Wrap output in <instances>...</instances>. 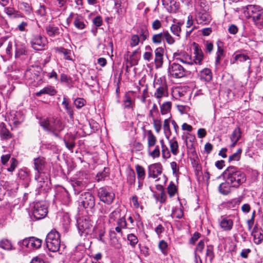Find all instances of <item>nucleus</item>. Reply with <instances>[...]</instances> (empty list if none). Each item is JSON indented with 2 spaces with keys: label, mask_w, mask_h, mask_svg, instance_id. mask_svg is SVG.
Returning <instances> with one entry per match:
<instances>
[{
  "label": "nucleus",
  "mask_w": 263,
  "mask_h": 263,
  "mask_svg": "<svg viewBox=\"0 0 263 263\" xmlns=\"http://www.w3.org/2000/svg\"><path fill=\"white\" fill-rule=\"evenodd\" d=\"M223 175L234 188H238L246 180L245 174L234 166L228 167Z\"/></svg>",
  "instance_id": "f257e3e1"
},
{
  "label": "nucleus",
  "mask_w": 263,
  "mask_h": 263,
  "mask_svg": "<svg viewBox=\"0 0 263 263\" xmlns=\"http://www.w3.org/2000/svg\"><path fill=\"white\" fill-rule=\"evenodd\" d=\"M39 123L45 130L51 132L57 137H59L60 133L64 128V125L57 118L41 119Z\"/></svg>",
  "instance_id": "f03ea898"
},
{
  "label": "nucleus",
  "mask_w": 263,
  "mask_h": 263,
  "mask_svg": "<svg viewBox=\"0 0 263 263\" xmlns=\"http://www.w3.org/2000/svg\"><path fill=\"white\" fill-rule=\"evenodd\" d=\"M194 57L186 53H181L176 57V60L187 65H193L194 64H201L203 54L201 50L196 47L194 52Z\"/></svg>",
  "instance_id": "7ed1b4c3"
},
{
  "label": "nucleus",
  "mask_w": 263,
  "mask_h": 263,
  "mask_svg": "<svg viewBox=\"0 0 263 263\" xmlns=\"http://www.w3.org/2000/svg\"><path fill=\"white\" fill-rule=\"evenodd\" d=\"M146 134L148 154L153 159L158 158L160 155V150L159 145H155L157 142V138L151 130H147Z\"/></svg>",
  "instance_id": "20e7f679"
},
{
  "label": "nucleus",
  "mask_w": 263,
  "mask_h": 263,
  "mask_svg": "<svg viewBox=\"0 0 263 263\" xmlns=\"http://www.w3.org/2000/svg\"><path fill=\"white\" fill-rule=\"evenodd\" d=\"M47 248L50 251L55 252L60 250L61 240L60 234L55 230L51 231L46 239Z\"/></svg>",
  "instance_id": "39448f33"
},
{
  "label": "nucleus",
  "mask_w": 263,
  "mask_h": 263,
  "mask_svg": "<svg viewBox=\"0 0 263 263\" xmlns=\"http://www.w3.org/2000/svg\"><path fill=\"white\" fill-rule=\"evenodd\" d=\"M246 9L248 13L252 15L255 24L258 26H263V8L257 5H248Z\"/></svg>",
  "instance_id": "423d86ee"
},
{
  "label": "nucleus",
  "mask_w": 263,
  "mask_h": 263,
  "mask_svg": "<svg viewBox=\"0 0 263 263\" xmlns=\"http://www.w3.org/2000/svg\"><path fill=\"white\" fill-rule=\"evenodd\" d=\"M42 240L34 237H30L24 239L22 241L18 242V245L23 249H26L27 251H31L37 250L41 248Z\"/></svg>",
  "instance_id": "0eeeda50"
},
{
  "label": "nucleus",
  "mask_w": 263,
  "mask_h": 263,
  "mask_svg": "<svg viewBox=\"0 0 263 263\" xmlns=\"http://www.w3.org/2000/svg\"><path fill=\"white\" fill-rule=\"evenodd\" d=\"M92 222L87 217H80L77 219V228L81 236H86L91 231Z\"/></svg>",
  "instance_id": "6e6552de"
},
{
  "label": "nucleus",
  "mask_w": 263,
  "mask_h": 263,
  "mask_svg": "<svg viewBox=\"0 0 263 263\" xmlns=\"http://www.w3.org/2000/svg\"><path fill=\"white\" fill-rule=\"evenodd\" d=\"M35 180L36 182V191L39 194L42 192H47L50 189V182L46 174H36Z\"/></svg>",
  "instance_id": "1a4fd4ad"
},
{
  "label": "nucleus",
  "mask_w": 263,
  "mask_h": 263,
  "mask_svg": "<svg viewBox=\"0 0 263 263\" xmlns=\"http://www.w3.org/2000/svg\"><path fill=\"white\" fill-rule=\"evenodd\" d=\"M98 194L100 200L107 204H111L115 197L111 189L106 186L100 188Z\"/></svg>",
  "instance_id": "9d476101"
},
{
  "label": "nucleus",
  "mask_w": 263,
  "mask_h": 263,
  "mask_svg": "<svg viewBox=\"0 0 263 263\" xmlns=\"http://www.w3.org/2000/svg\"><path fill=\"white\" fill-rule=\"evenodd\" d=\"M32 213L34 217L37 220L44 218L48 213L46 204L43 202L34 203Z\"/></svg>",
  "instance_id": "9b49d317"
},
{
  "label": "nucleus",
  "mask_w": 263,
  "mask_h": 263,
  "mask_svg": "<svg viewBox=\"0 0 263 263\" xmlns=\"http://www.w3.org/2000/svg\"><path fill=\"white\" fill-rule=\"evenodd\" d=\"M30 44L33 49L40 51L44 49L47 41L45 37L40 34H34L31 36Z\"/></svg>",
  "instance_id": "f8f14e48"
},
{
  "label": "nucleus",
  "mask_w": 263,
  "mask_h": 263,
  "mask_svg": "<svg viewBox=\"0 0 263 263\" xmlns=\"http://www.w3.org/2000/svg\"><path fill=\"white\" fill-rule=\"evenodd\" d=\"M168 72L171 76L176 78H182L187 72L181 65L175 62L170 64Z\"/></svg>",
  "instance_id": "ddd939ff"
},
{
  "label": "nucleus",
  "mask_w": 263,
  "mask_h": 263,
  "mask_svg": "<svg viewBox=\"0 0 263 263\" xmlns=\"http://www.w3.org/2000/svg\"><path fill=\"white\" fill-rule=\"evenodd\" d=\"M81 202L85 208L92 209L95 205V197L89 192H85L81 195Z\"/></svg>",
  "instance_id": "4468645a"
},
{
  "label": "nucleus",
  "mask_w": 263,
  "mask_h": 263,
  "mask_svg": "<svg viewBox=\"0 0 263 263\" xmlns=\"http://www.w3.org/2000/svg\"><path fill=\"white\" fill-rule=\"evenodd\" d=\"M195 19L198 24L207 25L211 21L212 16L210 11H196Z\"/></svg>",
  "instance_id": "2eb2a0df"
},
{
  "label": "nucleus",
  "mask_w": 263,
  "mask_h": 263,
  "mask_svg": "<svg viewBox=\"0 0 263 263\" xmlns=\"http://www.w3.org/2000/svg\"><path fill=\"white\" fill-rule=\"evenodd\" d=\"M74 17V20L73 22V24L76 28L78 29L82 30L85 28V24L84 23V17L80 14H78L77 13L74 14L73 12H71L69 17L67 18V24L68 25H69L71 19L73 17Z\"/></svg>",
  "instance_id": "dca6fc26"
},
{
  "label": "nucleus",
  "mask_w": 263,
  "mask_h": 263,
  "mask_svg": "<svg viewBox=\"0 0 263 263\" xmlns=\"http://www.w3.org/2000/svg\"><path fill=\"white\" fill-rule=\"evenodd\" d=\"M162 173V165L160 163H154L149 165L148 167V176L154 179H156L157 177Z\"/></svg>",
  "instance_id": "f3484780"
},
{
  "label": "nucleus",
  "mask_w": 263,
  "mask_h": 263,
  "mask_svg": "<svg viewBox=\"0 0 263 263\" xmlns=\"http://www.w3.org/2000/svg\"><path fill=\"white\" fill-rule=\"evenodd\" d=\"M157 85V83L155 85L156 88L154 96L158 100V102L160 104L161 99L163 97H167L168 95L167 87L165 83H163L158 87H156Z\"/></svg>",
  "instance_id": "a211bd4d"
},
{
  "label": "nucleus",
  "mask_w": 263,
  "mask_h": 263,
  "mask_svg": "<svg viewBox=\"0 0 263 263\" xmlns=\"http://www.w3.org/2000/svg\"><path fill=\"white\" fill-rule=\"evenodd\" d=\"M9 121L14 125H17L22 123L24 117L20 111H11L8 116Z\"/></svg>",
  "instance_id": "6ab92c4d"
},
{
  "label": "nucleus",
  "mask_w": 263,
  "mask_h": 263,
  "mask_svg": "<svg viewBox=\"0 0 263 263\" xmlns=\"http://www.w3.org/2000/svg\"><path fill=\"white\" fill-rule=\"evenodd\" d=\"M220 228L224 231L231 230L233 226V221L229 217L222 216L219 221Z\"/></svg>",
  "instance_id": "aec40b11"
},
{
  "label": "nucleus",
  "mask_w": 263,
  "mask_h": 263,
  "mask_svg": "<svg viewBox=\"0 0 263 263\" xmlns=\"http://www.w3.org/2000/svg\"><path fill=\"white\" fill-rule=\"evenodd\" d=\"M164 49L162 47H158L155 50V64L157 68L162 67L163 64Z\"/></svg>",
  "instance_id": "412c9836"
},
{
  "label": "nucleus",
  "mask_w": 263,
  "mask_h": 263,
  "mask_svg": "<svg viewBox=\"0 0 263 263\" xmlns=\"http://www.w3.org/2000/svg\"><path fill=\"white\" fill-rule=\"evenodd\" d=\"M45 160L43 157H38L34 159V168L37 174H45L43 172L45 167Z\"/></svg>",
  "instance_id": "4be33fe9"
},
{
  "label": "nucleus",
  "mask_w": 263,
  "mask_h": 263,
  "mask_svg": "<svg viewBox=\"0 0 263 263\" xmlns=\"http://www.w3.org/2000/svg\"><path fill=\"white\" fill-rule=\"evenodd\" d=\"M160 104L161 114L163 116H165L166 118H171L172 115L171 112L172 108V102L166 101Z\"/></svg>",
  "instance_id": "5701e85b"
},
{
  "label": "nucleus",
  "mask_w": 263,
  "mask_h": 263,
  "mask_svg": "<svg viewBox=\"0 0 263 263\" xmlns=\"http://www.w3.org/2000/svg\"><path fill=\"white\" fill-rule=\"evenodd\" d=\"M251 235L253 237L254 242L256 244H259L263 240L262 231L257 227H254L251 231Z\"/></svg>",
  "instance_id": "b1692460"
},
{
  "label": "nucleus",
  "mask_w": 263,
  "mask_h": 263,
  "mask_svg": "<svg viewBox=\"0 0 263 263\" xmlns=\"http://www.w3.org/2000/svg\"><path fill=\"white\" fill-rule=\"evenodd\" d=\"M232 188L234 187L229 183V181H228V179H226L225 181L219 185L218 190L221 194L226 195L231 192Z\"/></svg>",
  "instance_id": "393cba45"
},
{
  "label": "nucleus",
  "mask_w": 263,
  "mask_h": 263,
  "mask_svg": "<svg viewBox=\"0 0 263 263\" xmlns=\"http://www.w3.org/2000/svg\"><path fill=\"white\" fill-rule=\"evenodd\" d=\"M134 91L126 92L123 98V105L125 108H131L134 105V101L133 100V94Z\"/></svg>",
  "instance_id": "a878e982"
},
{
  "label": "nucleus",
  "mask_w": 263,
  "mask_h": 263,
  "mask_svg": "<svg viewBox=\"0 0 263 263\" xmlns=\"http://www.w3.org/2000/svg\"><path fill=\"white\" fill-rule=\"evenodd\" d=\"M74 140V136L71 133H67L63 139L66 147L71 152L75 146Z\"/></svg>",
  "instance_id": "bb28decb"
},
{
  "label": "nucleus",
  "mask_w": 263,
  "mask_h": 263,
  "mask_svg": "<svg viewBox=\"0 0 263 263\" xmlns=\"http://www.w3.org/2000/svg\"><path fill=\"white\" fill-rule=\"evenodd\" d=\"M18 8L24 12L26 15L33 17V9L31 6L25 2H20L18 5Z\"/></svg>",
  "instance_id": "cd10ccee"
},
{
  "label": "nucleus",
  "mask_w": 263,
  "mask_h": 263,
  "mask_svg": "<svg viewBox=\"0 0 263 263\" xmlns=\"http://www.w3.org/2000/svg\"><path fill=\"white\" fill-rule=\"evenodd\" d=\"M57 93V90L54 87L52 86H48L41 89L39 91L35 93V95L37 97L42 95L46 94L50 96H54Z\"/></svg>",
  "instance_id": "c85d7f7f"
},
{
  "label": "nucleus",
  "mask_w": 263,
  "mask_h": 263,
  "mask_svg": "<svg viewBox=\"0 0 263 263\" xmlns=\"http://www.w3.org/2000/svg\"><path fill=\"white\" fill-rule=\"evenodd\" d=\"M18 177L25 187H27L30 181V177L29 172L21 170L18 173Z\"/></svg>",
  "instance_id": "c756f323"
},
{
  "label": "nucleus",
  "mask_w": 263,
  "mask_h": 263,
  "mask_svg": "<svg viewBox=\"0 0 263 263\" xmlns=\"http://www.w3.org/2000/svg\"><path fill=\"white\" fill-rule=\"evenodd\" d=\"M200 79L205 82H210L212 79V72L209 68H206L200 72Z\"/></svg>",
  "instance_id": "7c9ffc66"
},
{
  "label": "nucleus",
  "mask_w": 263,
  "mask_h": 263,
  "mask_svg": "<svg viewBox=\"0 0 263 263\" xmlns=\"http://www.w3.org/2000/svg\"><path fill=\"white\" fill-rule=\"evenodd\" d=\"M86 182L80 180H77L73 182L72 186L76 194H79L80 191L86 186Z\"/></svg>",
  "instance_id": "2f4dec72"
},
{
  "label": "nucleus",
  "mask_w": 263,
  "mask_h": 263,
  "mask_svg": "<svg viewBox=\"0 0 263 263\" xmlns=\"http://www.w3.org/2000/svg\"><path fill=\"white\" fill-rule=\"evenodd\" d=\"M162 3L167 10L171 13L175 12L177 9L174 0H163Z\"/></svg>",
  "instance_id": "473e14b6"
},
{
  "label": "nucleus",
  "mask_w": 263,
  "mask_h": 263,
  "mask_svg": "<svg viewBox=\"0 0 263 263\" xmlns=\"http://www.w3.org/2000/svg\"><path fill=\"white\" fill-rule=\"evenodd\" d=\"M138 35L141 38V43L143 44L149 35V32L146 26H142L140 27L138 31Z\"/></svg>",
  "instance_id": "72a5a7b5"
},
{
  "label": "nucleus",
  "mask_w": 263,
  "mask_h": 263,
  "mask_svg": "<svg viewBox=\"0 0 263 263\" xmlns=\"http://www.w3.org/2000/svg\"><path fill=\"white\" fill-rule=\"evenodd\" d=\"M241 137V132L240 129L239 127L236 128L234 131L233 132L230 139L231 142H232V144L231 146H234V145L237 143L238 140L240 139Z\"/></svg>",
  "instance_id": "f704fd0d"
},
{
  "label": "nucleus",
  "mask_w": 263,
  "mask_h": 263,
  "mask_svg": "<svg viewBox=\"0 0 263 263\" xmlns=\"http://www.w3.org/2000/svg\"><path fill=\"white\" fill-rule=\"evenodd\" d=\"M161 147L162 156L164 159H167L171 157V152L164 143V140L161 139L159 141Z\"/></svg>",
  "instance_id": "c9c22d12"
},
{
  "label": "nucleus",
  "mask_w": 263,
  "mask_h": 263,
  "mask_svg": "<svg viewBox=\"0 0 263 263\" xmlns=\"http://www.w3.org/2000/svg\"><path fill=\"white\" fill-rule=\"evenodd\" d=\"M210 6L206 0H198L196 11H210Z\"/></svg>",
  "instance_id": "e433bc0d"
},
{
  "label": "nucleus",
  "mask_w": 263,
  "mask_h": 263,
  "mask_svg": "<svg viewBox=\"0 0 263 263\" xmlns=\"http://www.w3.org/2000/svg\"><path fill=\"white\" fill-rule=\"evenodd\" d=\"M170 152L174 156H177L179 153V145L176 140L172 139L169 140Z\"/></svg>",
  "instance_id": "4c0bfd02"
},
{
  "label": "nucleus",
  "mask_w": 263,
  "mask_h": 263,
  "mask_svg": "<svg viewBox=\"0 0 263 263\" xmlns=\"http://www.w3.org/2000/svg\"><path fill=\"white\" fill-rule=\"evenodd\" d=\"M46 32L48 35L54 37L59 35L60 34V30L58 27L53 25H49L46 28Z\"/></svg>",
  "instance_id": "58836bf2"
},
{
  "label": "nucleus",
  "mask_w": 263,
  "mask_h": 263,
  "mask_svg": "<svg viewBox=\"0 0 263 263\" xmlns=\"http://www.w3.org/2000/svg\"><path fill=\"white\" fill-rule=\"evenodd\" d=\"M171 118H167L164 120L163 124V128L164 134L166 138L168 139L171 135V129L170 126V123L171 122Z\"/></svg>",
  "instance_id": "ea45409f"
},
{
  "label": "nucleus",
  "mask_w": 263,
  "mask_h": 263,
  "mask_svg": "<svg viewBox=\"0 0 263 263\" xmlns=\"http://www.w3.org/2000/svg\"><path fill=\"white\" fill-rule=\"evenodd\" d=\"M0 136L3 139H7L10 137V133L3 123L0 124Z\"/></svg>",
  "instance_id": "a19ab883"
},
{
  "label": "nucleus",
  "mask_w": 263,
  "mask_h": 263,
  "mask_svg": "<svg viewBox=\"0 0 263 263\" xmlns=\"http://www.w3.org/2000/svg\"><path fill=\"white\" fill-rule=\"evenodd\" d=\"M0 247L8 251L13 249L11 242L7 239H3L0 241Z\"/></svg>",
  "instance_id": "79ce46f5"
},
{
  "label": "nucleus",
  "mask_w": 263,
  "mask_h": 263,
  "mask_svg": "<svg viewBox=\"0 0 263 263\" xmlns=\"http://www.w3.org/2000/svg\"><path fill=\"white\" fill-rule=\"evenodd\" d=\"M109 236L110 237V245L115 248H120L121 245L119 243L118 239L116 238V233L114 231H110L109 232Z\"/></svg>",
  "instance_id": "37998d69"
},
{
  "label": "nucleus",
  "mask_w": 263,
  "mask_h": 263,
  "mask_svg": "<svg viewBox=\"0 0 263 263\" xmlns=\"http://www.w3.org/2000/svg\"><path fill=\"white\" fill-rule=\"evenodd\" d=\"M164 40L163 32L154 34L152 37V41L155 44H160Z\"/></svg>",
  "instance_id": "c03bdc74"
},
{
  "label": "nucleus",
  "mask_w": 263,
  "mask_h": 263,
  "mask_svg": "<svg viewBox=\"0 0 263 263\" xmlns=\"http://www.w3.org/2000/svg\"><path fill=\"white\" fill-rule=\"evenodd\" d=\"M214 257V247L212 245H208L206 248L205 258L208 259L210 262L212 261Z\"/></svg>",
  "instance_id": "a18cd8bd"
},
{
  "label": "nucleus",
  "mask_w": 263,
  "mask_h": 263,
  "mask_svg": "<svg viewBox=\"0 0 263 263\" xmlns=\"http://www.w3.org/2000/svg\"><path fill=\"white\" fill-rule=\"evenodd\" d=\"M145 50L146 51L143 54V59L147 62H150L153 59V50L149 45L145 47Z\"/></svg>",
  "instance_id": "49530a36"
},
{
  "label": "nucleus",
  "mask_w": 263,
  "mask_h": 263,
  "mask_svg": "<svg viewBox=\"0 0 263 263\" xmlns=\"http://www.w3.org/2000/svg\"><path fill=\"white\" fill-rule=\"evenodd\" d=\"M136 171L137 174L138 179L139 180H143L145 176V172L144 168L139 165H137L136 166Z\"/></svg>",
  "instance_id": "de8ad7c7"
},
{
  "label": "nucleus",
  "mask_w": 263,
  "mask_h": 263,
  "mask_svg": "<svg viewBox=\"0 0 263 263\" xmlns=\"http://www.w3.org/2000/svg\"><path fill=\"white\" fill-rule=\"evenodd\" d=\"M154 129L157 134H159L162 128L161 120L159 118H154L152 119Z\"/></svg>",
  "instance_id": "09e8293b"
},
{
  "label": "nucleus",
  "mask_w": 263,
  "mask_h": 263,
  "mask_svg": "<svg viewBox=\"0 0 263 263\" xmlns=\"http://www.w3.org/2000/svg\"><path fill=\"white\" fill-rule=\"evenodd\" d=\"M141 43V38L138 34L132 35L130 40V46L132 47L137 46Z\"/></svg>",
  "instance_id": "8fccbe9b"
},
{
  "label": "nucleus",
  "mask_w": 263,
  "mask_h": 263,
  "mask_svg": "<svg viewBox=\"0 0 263 263\" xmlns=\"http://www.w3.org/2000/svg\"><path fill=\"white\" fill-rule=\"evenodd\" d=\"M62 105L64 106L65 109H66L67 112L69 115V116H72L73 115V111L71 107L69 105L67 99L65 97H64L63 98Z\"/></svg>",
  "instance_id": "3c124183"
},
{
  "label": "nucleus",
  "mask_w": 263,
  "mask_h": 263,
  "mask_svg": "<svg viewBox=\"0 0 263 263\" xmlns=\"http://www.w3.org/2000/svg\"><path fill=\"white\" fill-rule=\"evenodd\" d=\"M183 215V211L180 208H176L173 209L171 214L172 218H181Z\"/></svg>",
  "instance_id": "603ef678"
},
{
  "label": "nucleus",
  "mask_w": 263,
  "mask_h": 263,
  "mask_svg": "<svg viewBox=\"0 0 263 263\" xmlns=\"http://www.w3.org/2000/svg\"><path fill=\"white\" fill-rule=\"evenodd\" d=\"M127 240L129 242V244L133 247H135L138 242L137 237L133 234H129L127 235Z\"/></svg>",
  "instance_id": "864d4df0"
},
{
  "label": "nucleus",
  "mask_w": 263,
  "mask_h": 263,
  "mask_svg": "<svg viewBox=\"0 0 263 263\" xmlns=\"http://www.w3.org/2000/svg\"><path fill=\"white\" fill-rule=\"evenodd\" d=\"M163 38L168 44H173L175 43V39L167 31H163Z\"/></svg>",
  "instance_id": "5fc2aeb1"
},
{
  "label": "nucleus",
  "mask_w": 263,
  "mask_h": 263,
  "mask_svg": "<svg viewBox=\"0 0 263 263\" xmlns=\"http://www.w3.org/2000/svg\"><path fill=\"white\" fill-rule=\"evenodd\" d=\"M171 30L172 32L177 36H180L181 32V27L179 24H175L172 25L171 27Z\"/></svg>",
  "instance_id": "6e6d98bb"
},
{
  "label": "nucleus",
  "mask_w": 263,
  "mask_h": 263,
  "mask_svg": "<svg viewBox=\"0 0 263 263\" xmlns=\"http://www.w3.org/2000/svg\"><path fill=\"white\" fill-rule=\"evenodd\" d=\"M247 60H249V57L244 54L241 53H237L234 56V61L233 63H234L235 61L244 62Z\"/></svg>",
  "instance_id": "4d7b16f0"
},
{
  "label": "nucleus",
  "mask_w": 263,
  "mask_h": 263,
  "mask_svg": "<svg viewBox=\"0 0 263 263\" xmlns=\"http://www.w3.org/2000/svg\"><path fill=\"white\" fill-rule=\"evenodd\" d=\"M177 189L175 185L171 182L167 187V192L170 197H173L175 194Z\"/></svg>",
  "instance_id": "13d9d810"
},
{
  "label": "nucleus",
  "mask_w": 263,
  "mask_h": 263,
  "mask_svg": "<svg viewBox=\"0 0 263 263\" xmlns=\"http://www.w3.org/2000/svg\"><path fill=\"white\" fill-rule=\"evenodd\" d=\"M117 226L124 229L128 228L127 222L124 216L118 219L117 221Z\"/></svg>",
  "instance_id": "bf43d9fd"
},
{
  "label": "nucleus",
  "mask_w": 263,
  "mask_h": 263,
  "mask_svg": "<svg viewBox=\"0 0 263 263\" xmlns=\"http://www.w3.org/2000/svg\"><path fill=\"white\" fill-rule=\"evenodd\" d=\"M159 110L155 104H154L152 109L149 110L148 116L152 119L156 118V116L158 114Z\"/></svg>",
  "instance_id": "052dcab7"
},
{
  "label": "nucleus",
  "mask_w": 263,
  "mask_h": 263,
  "mask_svg": "<svg viewBox=\"0 0 263 263\" xmlns=\"http://www.w3.org/2000/svg\"><path fill=\"white\" fill-rule=\"evenodd\" d=\"M120 212L119 210H115L111 212L109 215V222L114 221L118 217L120 216Z\"/></svg>",
  "instance_id": "680f3d73"
},
{
  "label": "nucleus",
  "mask_w": 263,
  "mask_h": 263,
  "mask_svg": "<svg viewBox=\"0 0 263 263\" xmlns=\"http://www.w3.org/2000/svg\"><path fill=\"white\" fill-rule=\"evenodd\" d=\"M59 52L63 53L64 55V58L67 60H71L72 59L70 57L71 52L70 51L65 49L61 48L59 49Z\"/></svg>",
  "instance_id": "e2e57ef3"
},
{
  "label": "nucleus",
  "mask_w": 263,
  "mask_h": 263,
  "mask_svg": "<svg viewBox=\"0 0 263 263\" xmlns=\"http://www.w3.org/2000/svg\"><path fill=\"white\" fill-rule=\"evenodd\" d=\"M15 56L18 57L21 55L25 54L26 50L24 46L19 47L17 45H15Z\"/></svg>",
  "instance_id": "0e129e2a"
},
{
  "label": "nucleus",
  "mask_w": 263,
  "mask_h": 263,
  "mask_svg": "<svg viewBox=\"0 0 263 263\" xmlns=\"http://www.w3.org/2000/svg\"><path fill=\"white\" fill-rule=\"evenodd\" d=\"M241 152V149H239L236 153L230 156L229 158V161L239 160L240 157Z\"/></svg>",
  "instance_id": "69168bd1"
},
{
  "label": "nucleus",
  "mask_w": 263,
  "mask_h": 263,
  "mask_svg": "<svg viewBox=\"0 0 263 263\" xmlns=\"http://www.w3.org/2000/svg\"><path fill=\"white\" fill-rule=\"evenodd\" d=\"M36 13L41 16H44L47 14L46 8L45 5H40Z\"/></svg>",
  "instance_id": "338daca9"
},
{
  "label": "nucleus",
  "mask_w": 263,
  "mask_h": 263,
  "mask_svg": "<svg viewBox=\"0 0 263 263\" xmlns=\"http://www.w3.org/2000/svg\"><path fill=\"white\" fill-rule=\"evenodd\" d=\"M159 248L163 254H166L167 252V245L164 240H161L159 243Z\"/></svg>",
  "instance_id": "774afa93"
}]
</instances>
